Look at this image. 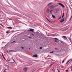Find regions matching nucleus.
I'll return each instance as SVG.
<instances>
[{
  "instance_id": "9d476101",
  "label": "nucleus",
  "mask_w": 72,
  "mask_h": 72,
  "mask_svg": "<svg viewBox=\"0 0 72 72\" xmlns=\"http://www.w3.org/2000/svg\"><path fill=\"white\" fill-rule=\"evenodd\" d=\"M59 41L61 42V43H62V44H64V42L62 41V40H59Z\"/></svg>"
},
{
  "instance_id": "603ef678",
  "label": "nucleus",
  "mask_w": 72,
  "mask_h": 72,
  "mask_svg": "<svg viewBox=\"0 0 72 72\" xmlns=\"http://www.w3.org/2000/svg\"><path fill=\"white\" fill-rule=\"evenodd\" d=\"M33 71H32V72H33Z\"/></svg>"
},
{
  "instance_id": "09e8293b",
  "label": "nucleus",
  "mask_w": 72,
  "mask_h": 72,
  "mask_svg": "<svg viewBox=\"0 0 72 72\" xmlns=\"http://www.w3.org/2000/svg\"><path fill=\"white\" fill-rule=\"evenodd\" d=\"M70 39V40H71V39Z\"/></svg>"
},
{
  "instance_id": "4468645a",
  "label": "nucleus",
  "mask_w": 72,
  "mask_h": 72,
  "mask_svg": "<svg viewBox=\"0 0 72 72\" xmlns=\"http://www.w3.org/2000/svg\"><path fill=\"white\" fill-rule=\"evenodd\" d=\"M54 39L55 40H58V39H57V38H54Z\"/></svg>"
},
{
  "instance_id": "0eeeda50",
  "label": "nucleus",
  "mask_w": 72,
  "mask_h": 72,
  "mask_svg": "<svg viewBox=\"0 0 72 72\" xmlns=\"http://www.w3.org/2000/svg\"><path fill=\"white\" fill-rule=\"evenodd\" d=\"M37 57V55H35L33 56V57H35V58H36Z\"/></svg>"
},
{
  "instance_id": "de8ad7c7",
  "label": "nucleus",
  "mask_w": 72,
  "mask_h": 72,
  "mask_svg": "<svg viewBox=\"0 0 72 72\" xmlns=\"http://www.w3.org/2000/svg\"><path fill=\"white\" fill-rule=\"evenodd\" d=\"M71 6H72V5H71Z\"/></svg>"
},
{
  "instance_id": "c85d7f7f",
  "label": "nucleus",
  "mask_w": 72,
  "mask_h": 72,
  "mask_svg": "<svg viewBox=\"0 0 72 72\" xmlns=\"http://www.w3.org/2000/svg\"><path fill=\"white\" fill-rule=\"evenodd\" d=\"M21 48H22V49H24V48L23 47H21Z\"/></svg>"
},
{
  "instance_id": "f3484780",
  "label": "nucleus",
  "mask_w": 72,
  "mask_h": 72,
  "mask_svg": "<svg viewBox=\"0 0 72 72\" xmlns=\"http://www.w3.org/2000/svg\"><path fill=\"white\" fill-rule=\"evenodd\" d=\"M63 17H64V13H63V15L62 17V18H63Z\"/></svg>"
},
{
  "instance_id": "412c9836",
  "label": "nucleus",
  "mask_w": 72,
  "mask_h": 72,
  "mask_svg": "<svg viewBox=\"0 0 72 72\" xmlns=\"http://www.w3.org/2000/svg\"><path fill=\"white\" fill-rule=\"evenodd\" d=\"M14 42H15V41H14L13 42H11V43H13Z\"/></svg>"
},
{
  "instance_id": "49530a36",
  "label": "nucleus",
  "mask_w": 72,
  "mask_h": 72,
  "mask_svg": "<svg viewBox=\"0 0 72 72\" xmlns=\"http://www.w3.org/2000/svg\"><path fill=\"white\" fill-rule=\"evenodd\" d=\"M3 48V47H2V48Z\"/></svg>"
},
{
  "instance_id": "a19ab883",
  "label": "nucleus",
  "mask_w": 72,
  "mask_h": 72,
  "mask_svg": "<svg viewBox=\"0 0 72 72\" xmlns=\"http://www.w3.org/2000/svg\"><path fill=\"white\" fill-rule=\"evenodd\" d=\"M32 35H33L32 34Z\"/></svg>"
},
{
  "instance_id": "c9c22d12",
  "label": "nucleus",
  "mask_w": 72,
  "mask_h": 72,
  "mask_svg": "<svg viewBox=\"0 0 72 72\" xmlns=\"http://www.w3.org/2000/svg\"><path fill=\"white\" fill-rule=\"evenodd\" d=\"M46 19H47V20H48V21H49V20H48V19L46 18Z\"/></svg>"
},
{
  "instance_id": "58836bf2",
  "label": "nucleus",
  "mask_w": 72,
  "mask_h": 72,
  "mask_svg": "<svg viewBox=\"0 0 72 72\" xmlns=\"http://www.w3.org/2000/svg\"><path fill=\"white\" fill-rule=\"evenodd\" d=\"M9 61L8 60V61H7V62H9Z\"/></svg>"
},
{
  "instance_id": "a18cd8bd",
  "label": "nucleus",
  "mask_w": 72,
  "mask_h": 72,
  "mask_svg": "<svg viewBox=\"0 0 72 72\" xmlns=\"http://www.w3.org/2000/svg\"><path fill=\"white\" fill-rule=\"evenodd\" d=\"M54 72H55V71H54Z\"/></svg>"
},
{
  "instance_id": "37998d69",
  "label": "nucleus",
  "mask_w": 72,
  "mask_h": 72,
  "mask_svg": "<svg viewBox=\"0 0 72 72\" xmlns=\"http://www.w3.org/2000/svg\"><path fill=\"white\" fill-rule=\"evenodd\" d=\"M47 10H49V9H47Z\"/></svg>"
},
{
  "instance_id": "9b49d317",
  "label": "nucleus",
  "mask_w": 72,
  "mask_h": 72,
  "mask_svg": "<svg viewBox=\"0 0 72 72\" xmlns=\"http://www.w3.org/2000/svg\"><path fill=\"white\" fill-rule=\"evenodd\" d=\"M53 10H52L50 11V12L51 14H52V13H53V12H52V11H53Z\"/></svg>"
},
{
  "instance_id": "bb28decb",
  "label": "nucleus",
  "mask_w": 72,
  "mask_h": 72,
  "mask_svg": "<svg viewBox=\"0 0 72 72\" xmlns=\"http://www.w3.org/2000/svg\"><path fill=\"white\" fill-rule=\"evenodd\" d=\"M8 32H6V33H8Z\"/></svg>"
},
{
  "instance_id": "6ab92c4d",
  "label": "nucleus",
  "mask_w": 72,
  "mask_h": 72,
  "mask_svg": "<svg viewBox=\"0 0 72 72\" xmlns=\"http://www.w3.org/2000/svg\"><path fill=\"white\" fill-rule=\"evenodd\" d=\"M39 49H42V47H40L39 48Z\"/></svg>"
},
{
  "instance_id": "f03ea898",
  "label": "nucleus",
  "mask_w": 72,
  "mask_h": 72,
  "mask_svg": "<svg viewBox=\"0 0 72 72\" xmlns=\"http://www.w3.org/2000/svg\"><path fill=\"white\" fill-rule=\"evenodd\" d=\"M49 8H55V6H54L53 5H52L49 6Z\"/></svg>"
},
{
  "instance_id": "1a4fd4ad",
  "label": "nucleus",
  "mask_w": 72,
  "mask_h": 72,
  "mask_svg": "<svg viewBox=\"0 0 72 72\" xmlns=\"http://www.w3.org/2000/svg\"><path fill=\"white\" fill-rule=\"evenodd\" d=\"M63 37L64 39H67V37H66L65 36H63Z\"/></svg>"
},
{
  "instance_id": "a211bd4d",
  "label": "nucleus",
  "mask_w": 72,
  "mask_h": 72,
  "mask_svg": "<svg viewBox=\"0 0 72 72\" xmlns=\"http://www.w3.org/2000/svg\"><path fill=\"white\" fill-rule=\"evenodd\" d=\"M54 53V51H52V52H50V53Z\"/></svg>"
},
{
  "instance_id": "6e6552de",
  "label": "nucleus",
  "mask_w": 72,
  "mask_h": 72,
  "mask_svg": "<svg viewBox=\"0 0 72 72\" xmlns=\"http://www.w3.org/2000/svg\"><path fill=\"white\" fill-rule=\"evenodd\" d=\"M30 31H32V32H33L34 31V30L32 29H30Z\"/></svg>"
},
{
  "instance_id": "ddd939ff",
  "label": "nucleus",
  "mask_w": 72,
  "mask_h": 72,
  "mask_svg": "<svg viewBox=\"0 0 72 72\" xmlns=\"http://www.w3.org/2000/svg\"><path fill=\"white\" fill-rule=\"evenodd\" d=\"M7 28L9 29H12V28L11 27H7Z\"/></svg>"
},
{
  "instance_id": "f704fd0d",
  "label": "nucleus",
  "mask_w": 72,
  "mask_h": 72,
  "mask_svg": "<svg viewBox=\"0 0 72 72\" xmlns=\"http://www.w3.org/2000/svg\"><path fill=\"white\" fill-rule=\"evenodd\" d=\"M55 49H58V48H55Z\"/></svg>"
},
{
  "instance_id": "b1692460",
  "label": "nucleus",
  "mask_w": 72,
  "mask_h": 72,
  "mask_svg": "<svg viewBox=\"0 0 72 72\" xmlns=\"http://www.w3.org/2000/svg\"><path fill=\"white\" fill-rule=\"evenodd\" d=\"M55 42H58V41L57 40H55Z\"/></svg>"
},
{
  "instance_id": "7ed1b4c3",
  "label": "nucleus",
  "mask_w": 72,
  "mask_h": 72,
  "mask_svg": "<svg viewBox=\"0 0 72 72\" xmlns=\"http://www.w3.org/2000/svg\"><path fill=\"white\" fill-rule=\"evenodd\" d=\"M58 4L59 5H60L61 6L63 7V8H64V5H63V4H62L60 3H59Z\"/></svg>"
},
{
  "instance_id": "aec40b11",
  "label": "nucleus",
  "mask_w": 72,
  "mask_h": 72,
  "mask_svg": "<svg viewBox=\"0 0 72 72\" xmlns=\"http://www.w3.org/2000/svg\"><path fill=\"white\" fill-rule=\"evenodd\" d=\"M64 60H63L62 62V63H64Z\"/></svg>"
},
{
  "instance_id": "c03bdc74",
  "label": "nucleus",
  "mask_w": 72,
  "mask_h": 72,
  "mask_svg": "<svg viewBox=\"0 0 72 72\" xmlns=\"http://www.w3.org/2000/svg\"><path fill=\"white\" fill-rule=\"evenodd\" d=\"M13 63V62H12V63Z\"/></svg>"
},
{
  "instance_id": "20e7f679",
  "label": "nucleus",
  "mask_w": 72,
  "mask_h": 72,
  "mask_svg": "<svg viewBox=\"0 0 72 72\" xmlns=\"http://www.w3.org/2000/svg\"><path fill=\"white\" fill-rule=\"evenodd\" d=\"M57 11H59V10H54V13H57Z\"/></svg>"
},
{
  "instance_id": "f8f14e48",
  "label": "nucleus",
  "mask_w": 72,
  "mask_h": 72,
  "mask_svg": "<svg viewBox=\"0 0 72 72\" xmlns=\"http://www.w3.org/2000/svg\"><path fill=\"white\" fill-rule=\"evenodd\" d=\"M52 15V17L53 18H55V16H54V15Z\"/></svg>"
},
{
  "instance_id": "c756f323",
  "label": "nucleus",
  "mask_w": 72,
  "mask_h": 72,
  "mask_svg": "<svg viewBox=\"0 0 72 72\" xmlns=\"http://www.w3.org/2000/svg\"><path fill=\"white\" fill-rule=\"evenodd\" d=\"M68 70H66V72H67V71H68Z\"/></svg>"
},
{
  "instance_id": "cd10ccee",
  "label": "nucleus",
  "mask_w": 72,
  "mask_h": 72,
  "mask_svg": "<svg viewBox=\"0 0 72 72\" xmlns=\"http://www.w3.org/2000/svg\"><path fill=\"white\" fill-rule=\"evenodd\" d=\"M0 24L1 25V26H3V25H2V24Z\"/></svg>"
},
{
  "instance_id": "39448f33",
  "label": "nucleus",
  "mask_w": 72,
  "mask_h": 72,
  "mask_svg": "<svg viewBox=\"0 0 72 72\" xmlns=\"http://www.w3.org/2000/svg\"><path fill=\"white\" fill-rule=\"evenodd\" d=\"M52 2H51L50 3H48L47 5V6H50V5H51V4H52Z\"/></svg>"
},
{
  "instance_id": "3c124183",
  "label": "nucleus",
  "mask_w": 72,
  "mask_h": 72,
  "mask_svg": "<svg viewBox=\"0 0 72 72\" xmlns=\"http://www.w3.org/2000/svg\"><path fill=\"white\" fill-rule=\"evenodd\" d=\"M34 71H35V70H34Z\"/></svg>"
},
{
  "instance_id": "a878e982",
  "label": "nucleus",
  "mask_w": 72,
  "mask_h": 72,
  "mask_svg": "<svg viewBox=\"0 0 72 72\" xmlns=\"http://www.w3.org/2000/svg\"><path fill=\"white\" fill-rule=\"evenodd\" d=\"M61 17H60V18H59V19H58V20H59V19H60L61 18Z\"/></svg>"
},
{
  "instance_id": "423d86ee",
  "label": "nucleus",
  "mask_w": 72,
  "mask_h": 72,
  "mask_svg": "<svg viewBox=\"0 0 72 72\" xmlns=\"http://www.w3.org/2000/svg\"><path fill=\"white\" fill-rule=\"evenodd\" d=\"M64 21V18L63 19L61 20L60 22H63Z\"/></svg>"
},
{
  "instance_id": "2eb2a0df",
  "label": "nucleus",
  "mask_w": 72,
  "mask_h": 72,
  "mask_svg": "<svg viewBox=\"0 0 72 72\" xmlns=\"http://www.w3.org/2000/svg\"><path fill=\"white\" fill-rule=\"evenodd\" d=\"M2 56H3V58H4V59H5V57H4V55H3V54H2Z\"/></svg>"
},
{
  "instance_id": "8fccbe9b",
  "label": "nucleus",
  "mask_w": 72,
  "mask_h": 72,
  "mask_svg": "<svg viewBox=\"0 0 72 72\" xmlns=\"http://www.w3.org/2000/svg\"><path fill=\"white\" fill-rule=\"evenodd\" d=\"M5 69L4 70V71H5Z\"/></svg>"
},
{
  "instance_id": "dca6fc26",
  "label": "nucleus",
  "mask_w": 72,
  "mask_h": 72,
  "mask_svg": "<svg viewBox=\"0 0 72 72\" xmlns=\"http://www.w3.org/2000/svg\"><path fill=\"white\" fill-rule=\"evenodd\" d=\"M70 61V60L68 61L66 63V64H68V62H69Z\"/></svg>"
},
{
  "instance_id": "473e14b6",
  "label": "nucleus",
  "mask_w": 72,
  "mask_h": 72,
  "mask_svg": "<svg viewBox=\"0 0 72 72\" xmlns=\"http://www.w3.org/2000/svg\"><path fill=\"white\" fill-rule=\"evenodd\" d=\"M13 52H16V51H13Z\"/></svg>"
},
{
  "instance_id": "393cba45",
  "label": "nucleus",
  "mask_w": 72,
  "mask_h": 72,
  "mask_svg": "<svg viewBox=\"0 0 72 72\" xmlns=\"http://www.w3.org/2000/svg\"><path fill=\"white\" fill-rule=\"evenodd\" d=\"M13 60L14 62H15V61L14 60V59L13 58Z\"/></svg>"
},
{
  "instance_id": "4c0bfd02",
  "label": "nucleus",
  "mask_w": 72,
  "mask_h": 72,
  "mask_svg": "<svg viewBox=\"0 0 72 72\" xmlns=\"http://www.w3.org/2000/svg\"><path fill=\"white\" fill-rule=\"evenodd\" d=\"M30 38H31V37H30L29 38V39H30Z\"/></svg>"
},
{
  "instance_id": "5701e85b",
  "label": "nucleus",
  "mask_w": 72,
  "mask_h": 72,
  "mask_svg": "<svg viewBox=\"0 0 72 72\" xmlns=\"http://www.w3.org/2000/svg\"><path fill=\"white\" fill-rule=\"evenodd\" d=\"M13 51V50H10L9 51Z\"/></svg>"
},
{
  "instance_id": "4be33fe9",
  "label": "nucleus",
  "mask_w": 72,
  "mask_h": 72,
  "mask_svg": "<svg viewBox=\"0 0 72 72\" xmlns=\"http://www.w3.org/2000/svg\"><path fill=\"white\" fill-rule=\"evenodd\" d=\"M57 70L58 71V72H60V71H59V70L58 69H57Z\"/></svg>"
},
{
  "instance_id": "79ce46f5",
  "label": "nucleus",
  "mask_w": 72,
  "mask_h": 72,
  "mask_svg": "<svg viewBox=\"0 0 72 72\" xmlns=\"http://www.w3.org/2000/svg\"><path fill=\"white\" fill-rule=\"evenodd\" d=\"M71 71L72 72V69H71Z\"/></svg>"
},
{
  "instance_id": "72a5a7b5",
  "label": "nucleus",
  "mask_w": 72,
  "mask_h": 72,
  "mask_svg": "<svg viewBox=\"0 0 72 72\" xmlns=\"http://www.w3.org/2000/svg\"><path fill=\"white\" fill-rule=\"evenodd\" d=\"M71 18H72L71 17V18L70 19V20H71Z\"/></svg>"
},
{
  "instance_id": "ea45409f",
  "label": "nucleus",
  "mask_w": 72,
  "mask_h": 72,
  "mask_svg": "<svg viewBox=\"0 0 72 72\" xmlns=\"http://www.w3.org/2000/svg\"><path fill=\"white\" fill-rule=\"evenodd\" d=\"M29 49H30V48H29Z\"/></svg>"
},
{
  "instance_id": "2f4dec72",
  "label": "nucleus",
  "mask_w": 72,
  "mask_h": 72,
  "mask_svg": "<svg viewBox=\"0 0 72 72\" xmlns=\"http://www.w3.org/2000/svg\"><path fill=\"white\" fill-rule=\"evenodd\" d=\"M52 65H53V64H51V65H50V66H52Z\"/></svg>"
},
{
  "instance_id": "e433bc0d",
  "label": "nucleus",
  "mask_w": 72,
  "mask_h": 72,
  "mask_svg": "<svg viewBox=\"0 0 72 72\" xmlns=\"http://www.w3.org/2000/svg\"><path fill=\"white\" fill-rule=\"evenodd\" d=\"M48 21H49V22H50V21H49V20H48Z\"/></svg>"
},
{
  "instance_id": "7c9ffc66",
  "label": "nucleus",
  "mask_w": 72,
  "mask_h": 72,
  "mask_svg": "<svg viewBox=\"0 0 72 72\" xmlns=\"http://www.w3.org/2000/svg\"><path fill=\"white\" fill-rule=\"evenodd\" d=\"M28 31H30V30H28Z\"/></svg>"
},
{
  "instance_id": "f257e3e1",
  "label": "nucleus",
  "mask_w": 72,
  "mask_h": 72,
  "mask_svg": "<svg viewBox=\"0 0 72 72\" xmlns=\"http://www.w3.org/2000/svg\"><path fill=\"white\" fill-rule=\"evenodd\" d=\"M27 69H28V68L25 67L24 68L23 71L24 72H26L27 71Z\"/></svg>"
}]
</instances>
